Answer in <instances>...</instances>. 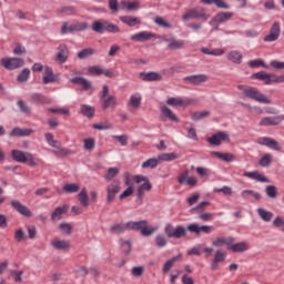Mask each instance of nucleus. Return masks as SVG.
Segmentation results:
<instances>
[{
    "mask_svg": "<svg viewBox=\"0 0 284 284\" xmlns=\"http://www.w3.org/2000/svg\"><path fill=\"white\" fill-rule=\"evenodd\" d=\"M105 23L106 20H94L91 24V30L95 32V34H105Z\"/></svg>",
    "mask_w": 284,
    "mask_h": 284,
    "instance_id": "obj_30",
    "label": "nucleus"
},
{
    "mask_svg": "<svg viewBox=\"0 0 284 284\" xmlns=\"http://www.w3.org/2000/svg\"><path fill=\"white\" fill-rule=\"evenodd\" d=\"M58 229L62 232V234H67V236H70V234H72V226L68 222L60 223Z\"/></svg>",
    "mask_w": 284,
    "mask_h": 284,
    "instance_id": "obj_54",
    "label": "nucleus"
},
{
    "mask_svg": "<svg viewBox=\"0 0 284 284\" xmlns=\"http://www.w3.org/2000/svg\"><path fill=\"white\" fill-rule=\"evenodd\" d=\"M206 141L209 145H212V148H217L223 143V141H230V134L226 131H219L206 138Z\"/></svg>",
    "mask_w": 284,
    "mask_h": 284,
    "instance_id": "obj_9",
    "label": "nucleus"
},
{
    "mask_svg": "<svg viewBox=\"0 0 284 284\" xmlns=\"http://www.w3.org/2000/svg\"><path fill=\"white\" fill-rule=\"evenodd\" d=\"M226 257H227L226 252L217 250L214 254L213 261L211 262L212 272H216V270H219V264L225 263Z\"/></svg>",
    "mask_w": 284,
    "mask_h": 284,
    "instance_id": "obj_22",
    "label": "nucleus"
},
{
    "mask_svg": "<svg viewBox=\"0 0 284 284\" xmlns=\"http://www.w3.org/2000/svg\"><path fill=\"white\" fill-rule=\"evenodd\" d=\"M104 32H109V34H119V32H121V29L119 28V26L106 20Z\"/></svg>",
    "mask_w": 284,
    "mask_h": 284,
    "instance_id": "obj_46",
    "label": "nucleus"
},
{
    "mask_svg": "<svg viewBox=\"0 0 284 284\" xmlns=\"http://www.w3.org/2000/svg\"><path fill=\"white\" fill-rule=\"evenodd\" d=\"M211 154L212 156H216L217 159H220V161H224L225 163H232V161H234V154L232 153L212 151Z\"/></svg>",
    "mask_w": 284,
    "mask_h": 284,
    "instance_id": "obj_35",
    "label": "nucleus"
},
{
    "mask_svg": "<svg viewBox=\"0 0 284 284\" xmlns=\"http://www.w3.org/2000/svg\"><path fill=\"white\" fill-rule=\"evenodd\" d=\"M30 99H31V102L34 103V105H45V103L49 102L48 97L38 92L32 93Z\"/></svg>",
    "mask_w": 284,
    "mask_h": 284,
    "instance_id": "obj_33",
    "label": "nucleus"
},
{
    "mask_svg": "<svg viewBox=\"0 0 284 284\" xmlns=\"http://www.w3.org/2000/svg\"><path fill=\"white\" fill-rule=\"evenodd\" d=\"M94 112H97V109L94 106L89 104H81L80 105V113L82 116H87V119H94Z\"/></svg>",
    "mask_w": 284,
    "mask_h": 284,
    "instance_id": "obj_32",
    "label": "nucleus"
},
{
    "mask_svg": "<svg viewBox=\"0 0 284 284\" xmlns=\"http://www.w3.org/2000/svg\"><path fill=\"white\" fill-rule=\"evenodd\" d=\"M124 185L128 187L119 195L120 201H124V199H128L134 194V185L130 182V172L124 173Z\"/></svg>",
    "mask_w": 284,
    "mask_h": 284,
    "instance_id": "obj_18",
    "label": "nucleus"
},
{
    "mask_svg": "<svg viewBox=\"0 0 284 284\" xmlns=\"http://www.w3.org/2000/svg\"><path fill=\"white\" fill-rule=\"evenodd\" d=\"M210 111H196L191 114L192 121H201V119H205L206 116H210Z\"/></svg>",
    "mask_w": 284,
    "mask_h": 284,
    "instance_id": "obj_53",
    "label": "nucleus"
},
{
    "mask_svg": "<svg viewBox=\"0 0 284 284\" xmlns=\"http://www.w3.org/2000/svg\"><path fill=\"white\" fill-rule=\"evenodd\" d=\"M162 41L164 43H168L166 50H170L171 52H175L176 50H183L186 45L185 40H179L176 39V36L174 34H168V36H162Z\"/></svg>",
    "mask_w": 284,
    "mask_h": 284,
    "instance_id": "obj_6",
    "label": "nucleus"
},
{
    "mask_svg": "<svg viewBox=\"0 0 284 284\" xmlns=\"http://www.w3.org/2000/svg\"><path fill=\"white\" fill-rule=\"evenodd\" d=\"M247 65L251 68H264L265 70H267V68H270L266 63L265 60L258 58V59H254V60H250L247 62Z\"/></svg>",
    "mask_w": 284,
    "mask_h": 284,
    "instance_id": "obj_44",
    "label": "nucleus"
},
{
    "mask_svg": "<svg viewBox=\"0 0 284 284\" xmlns=\"http://www.w3.org/2000/svg\"><path fill=\"white\" fill-rule=\"evenodd\" d=\"M11 159L16 161V163H27L29 168H37L38 165L37 160H34V155L32 153L18 149H13L11 151Z\"/></svg>",
    "mask_w": 284,
    "mask_h": 284,
    "instance_id": "obj_2",
    "label": "nucleus"
},
{
    "mask_svg": "<svg viewBox=\"0 0 284 284\" xmlns=\"http://www.w3.org/2000/svg\"><path fill=\"white\" fill-rule=\"evenodd\" d=\"M17 105L22 114H31L32 110L30 106H28V104H26V101L19 100Z\"/></svg>",
    "mask_w": 284,
    "mask_h": 284,
    "instance_id": "obj_59",
    "label": "nucleus"
},
{
    "mask_svg": "<svg viewBox=\"0 0 284 284\" xmlns=\"http://www.w3.org/2000/svg\"><path fill=\"white\" fill-rule=\"evenodd\" d=\"M70 83H73L74 85H81V89L85 92H88V90H92V82L83 77H73L70 79Z\"/></svg>",
    "mask_w": 284,
    "mask_h": 284,
    "instance_id": "obj_27",
    "label": "nucleus"
},
{
    "mask_svg": "<svg viewBox=\"0 0 284 284\" xmlns=\"http://www.w3.org/2000/svg\"><path fill=\"white\" fill-rule=\"evenodd\" d=\"M272 164V154L266 153L260 159V165L261 168H270Z\"/></svg>",
    "mask_w": 284,
    "mask_h": 284,
    "instance_id": "obj_56",
    "label": "nucleus"
},
{
    "mask_svg": "<svg viewBox=\"0 0 284 284\" xmlns=\"http://www.w3.org/2000/svg\"><path fill=\"white\" fill-rule=\"evenodd\" d=\"M243 97L256 101L257 103H263L264 105H272V100L267 98V95L261 93L256 87H246L243 90Z\"/></svg>",
    "mask_w": 284,
    "mask_h": 284,
    "instance_id": "obj_1",
    "label": "nucleus"
},
{
    "mask_svg": "<svg viewBox=\"0 0 284 284\" xmlns=\"http://www.w3.org/2000/svg\"><path fill=\"white\" fill-rule=\"evenodd\" d=\"M160 163H161V155H158V158H151L144 161L142 163V168L143 169L150 168L151 170H154L155 168L159 166Z\"/></svg>",
    "mask_w": 284,
    "mask_h": 284,
    "instance_id": "obj_39",
    "label": "nucleus"
},
{
    "mask_svg": "<svg viewBox=\"0 0 284 284\" xmlns=\"http://www.w3.org/2000/svg\"><path fill=\"white\" fill-rule=\"evenodd\" d=\"M212 230H214V226L200 225L199 223H191L187 225V231L190 234H195L196 236H201V233L210 234Z\"/></svg>",
    "mask_w": 284,
    "mask_h": 284,
    "instance_id": "obj_11",
    "label": "nucleus"
},
{
    "mask_svg": "<svg viewBox=\"0 0 284 284\" xmlns=\"http://www.w3.org/2000/svg\"><path fill=\"white\" fill-rule=\"evenodd\" d=\"M63 214H68V205L58 206L51 213V221H61L63 219Z\"/></svg>",
    "mask_w": 284,
    "mask_h": 284,
    "instance_id": "obj_29",
    "label": "nucleus"
},
{
    "mask_svg": "<svg viewBox=\"0 0 284 284\" xmlns=\"http://www.w3.org/2000/svg\"><path fill=\"white\" fill-rule=\"evenodd\" d=\"M70 55V50L68 49V44L61 43L58 47L57 61L59 63H65L68 61V57Z\"/></svg>",
    "mask_w": 284,
    "mask_h": 284,
    "instance_id": "obj_26",
    "label": "nucleus"
},
{
    "mask_svg": "<svg viewBox=\"0 0 284 284\" xmlns=\"http://www.w3.org/2000/svg\"><path fill=\"white\" fill-rule=\"evenodd\" d=\"M79 202L83 207H88L90 205V197L88 196V192H85V189H82L79 193Z\"/></svg>",
    "mask_w": 284,
    "mask_h": 284,
    "instance_id": "obj_50",
    "label": "nucleus"
},
{
    "mask_svg": "<svg viewBox=\"0 0 284 284\" xmlns=\"http://www.w3.org/2000/svg\"><path fill=\"white\" fill-rule=\"evenodd\" d=\"M166 104L171 105L172 108H185L187 105V103H185V101H183L181 98H174L171 97L166 100Z\"/></svg>",
    "mask_w": 284,
    "mask_h": 284,
    "instance_id": "obj_41",
    "label": "nucleus"
},
{
    "mask_svg": "<svg viewBox=\"0 0 284 284\" xmlns=\"http://www.w3.org/2000/svg\"><path fill=\"white\" fill-rule=\"evenodd\" d=\"M181 155L176 152H171V153H161L160 154V161H176V159H180Z\"/></svg>",
    "mask_w": 284,
    "mask_h": 284,
    "instance_id": "obj_45",
    "label": "nucleus"
},
{
    "mask_svg": "<svg viewBox=\"0 0 284 284\" xmlns=\"http://www.w3.org/2000/svg\"><path fill=\"white\" fill-rule=\"evenodd\" d=\"M88 72H90V74H94L95 77H101V74L105 72V69H101L99 65H93L88 68Z\"/></svg>",
    "mask_w": 284,
    "mask_h": 284,
    "instance_id": "obj_63",
    "label": "nucleus"
},
{
    "mask_svg": "<svg viewBox=\"0 0 284 284\" xmlns=\"http://www.w3.org/2000/svg\"><path fill=\"white\" fill-rule=\"evenodd\" d=\"M121 247H122V254L124 256H130V253L132 252V241L131 240H126V241H123L121 243Z\"/></svg>",
    "mask_w": 284,
    "mask_h": 284,
    "instance_id": "obj_52",
    "label": "nucleus"
},
{
    "mask_svg": "<svg viewBox=\"0 0 284 284\" xmlns=\"http://www.w3.org/2000/svg\"><path fill=\"white\" fill-rule=\"evenodd\" d=\"M150 39H159V34L152 31H141L131 36V41H138L139 43H144V41H150Z\"/></svg>",
    "mask_w": 284,
    "mask_h": 284,
    "instance_id": "obj_17",
    "label": "nucleus"
},
{
    "mask_svg": "<svg viewBox=\"0 0 284 284\" xmlns=\"http://www.w3.org/2000/svg\"><path fill=\"white\" fill-rule=\"evenodd\" d=\"M28 79H30V69L24 68L21 70V72L18 74L17 77V81L19 83H26V81H28Z\"/></svg>",
    "mask_w": 284,
    "mask_h": 284,
    "instance_id": "obj_51",
    "label": "nucleus"
},
{
    "mask_svg": "<svg viewBox=\"0 0 284 284\" xmlns=\"http://www.w3.org/2000/svg\"><path fill=\"white\" fill-rule=\"evenodd\" d=\"M132 224L133 221H129L126 223H115L110 226V233L116 234V236H121V234H124L126 230L132 232Z\"/></svg>",
    "mask_w": 284,
    "mask_h": 284,
    "instance_id": "obj_15",
    "label": "nucleus"
},
{
    "mask_svg": "<svg viewBox=\"0 0 284 284\" xmlns=\"http://www.w3.org/2000/svg\"><path fill=\"white\" fill-rule=\"evenodd\" d=\"M44 139L48 145H50V148L57 149L59 148V145H61V142L59 140H55L54 134H52L51 132L44 133Z\"/></svg>",
    "mask_w": 284,
    "mask_h": 284,
    "instance_id": "obj_42",
    "label": "nucleus"
},
{
    "mask_svg": "<svg viewBox=\"0 0 284 284\" xmlns=\"http://www.w3.org/2000/svg\"><path fill=\"white\" fill-rule=\"evenodd\" d=\"M121 192V184L118 183H111L109 186H106V203L110 205L114 199H116V194Z\"/></svg>",
    "mask_w": 284,
    "mask_h": 284,
    "instance_id": "obj_20",
    "label": "nucleus"
},
{
    "mask_svg": "<svg viewBox=\"0 0 284 284\" xmlns=\"http://www.w3.org/2000/svg\"><path fill=\"white\" fill-rule=\"evenodd\" d=\"M183 81L191 83L192 85H201V83H205V81H207V75L203 73L186 75L183 78Z\"/></svg>",
    "mask_w": 284,
    "mask_h": 284,
    "instance_id": "obj_25",
    "label": "nucleus"
},
{
    "mask_svg": "<svg viewBox=\"0 0 284 284\" xmlns=\"http://www.w3.org/2000/svg\"><path fill=\"white\" fill-rule=\"evenodd\" d=\"M102 102V110H108L110 108L114 109L116 108V97L109 95L108 98H104L100 100Z\"/></svg>",
    "mask_w": 284,
    "mask_h": 284,
    "instance_id": "obj_36",
    "label": "nucleus"
},
{
    "mask_svg": "<svg viewBox=\"0 0 284 284\" xmlns=\"http://www.w3.org/2000/svg\"><path fill=\"white\" fill-rule=\"evenodd\" d=\"M129 103L131 108H141V97L132 94Z\"/></svg>",
    "mask_w": 284,
    "mask_h": 284,
    "instance_id": "obj_64",
    "label": "nucleus"
},
{
    "mask_svg": "<svg viewBox=\"0 0 284 284\" xmlns=\"http://www.w3.org/2000/svg\"><path fill=\"white\" fill-rule=\"evenodd\" d=\"M52 247L60 250L62 252H68L70 250V243L65 240H55L51 242Z\"/></svg>",
    "mask_w": 284,
    "mask_h": 284,
    "instance_id": "obj_37",
    "label": "nucleus"
},
{
    "mask_svg": "<svg viewBox=\"0 0 284 284\" xmlns=\"http://www.w3.org/2000/svg\"><path fill=\"white\" fill-rule=\"evenodd\" d=\"M234 17V12H217L210 21L209 26H221V23H225L230 21Z\"/></svg>",
    "mask_w": 284,
    "mask_h": 284,
    "instance_id": "obj_13",
    "label": "nucleus"
},
{
    "mask_svg": "<svg viewBox=\"0 0 284 284\" xmlns=\"http://www.w3.org/2000/svg\"><path fill=\"white\" fill-rule=\"evenodd\" d=\"M97 51L92 48H85V49H82L81 51H79L77 53V57L78 59H88V57H92V54H94Z\"/></svg>",
    "mask_w": 284,
    "mask_h": 284,
    "instance_id": "obj_47",
    "label": "nucleus"
},
{
    "mask_svg": "<svg viewBox=\"0 0 284 284\" xmlns=\"http://www.w3.org/2000/svg\"><path fill=\"white\" fill-rule=\"evenodd\" d=\"M229 61L235 63L236 65H241L243 63V54L236 50L231 51L227 55Z\"/></svg>",
    "mask_w": 284,
    "mask_h": 284,
    "instance_id": "obj_38",
    "label": "nucleus"
},
{
    "mask_svg": "<svg viewBox=\"0 0 284 284\" xmlns=\"http://www.w3.org/2000/svg\"><path fill=\"white\" fill-rule=\"evenodd\" d=\"M55 149L58 150V154H60V156H70L75 153L74 151H72L68 148H62L61 142H60L59 146H57Z\"/></svg>",
    "mask_w": 284,
    "mask_h": 284,
    "instance_id": "obj_61",
    "label": "nucleus"
},
{
    "mask_svg": "<svg viewBox=\"0 0 284 284\" xmlns=\"http://www.w3.org/2000/svg\"><path fill=\"white\" fill-rule=\"evenodd\" d=\"M192 19L205 22L207 19H210V14L205 12L204 8H191L182 16V21H190Z\"/></svg>",
    "mask_w": 284,
    "mask_h": 284,
    "instance_id": "obj_3",
    "label": "nucleus"
},
{
    "mask_svg": "<svg viewBox=\"0 0 284 284\" xmlns=\"http://www.w3.org/2000/svg\"><path fill=\"white\" fill-rule=\"evenodd\" d=\"M258 145H265V148H270V150H275V152H281L282 148L278 144V141L274 138L263 136L257 140Z\"/></svg>",
    "mask_w": 284,
    "mask_h": 284,
    "instance_id": "obj_16",
    "label": "nucleus"
},
{
    "mask_svg": "<svg viewBox=\"0 0 284 284\" xmlns=\"http://www.w3.org/2000/svg\"><path fill=\"white\" fill-rule=\"evenodd\" d=\"M213 192H217V193H221L222 192V194H224V196H232V189H231V186H229V185H224V186H222V187H214L213 189Z\"/></svg>",
    "mask_w": 284,
    "mask_h": 284,
    "instance_id": "obj_60",
    "label": "nucleus"
},
{
    "mask_svg": "<svg viewBox=\"0 0 284 284\" xmlns=\"http://www.w3.org/2000/svg\"><path fill=\"white\" fill-rule=\"evenodd\" d=\"M132 232H140L141 236H152L159 227L148 224V220L133 221Z\"/></svg>",
    "mask_w": 284,
    "mask_h": 284,
    "instance_id": "obj_4",
    "label": "nucleus"
},
{
    "mask_svg": "<svg viewBox=\"0 0 284 284\" xmlns=\"http://www.w3.org/2000/svg\"><path fill=\"white\" fill-rule=\"evenodd\" d=\"M284 120V114L265 116L258 122L260 128H270L272 125H281Z\"/></svg>",
    "mask_w": 284,
    "mask_h": 284,
    "instance_id": "obj_12",
    "label": "nucleus"
},
{
    "mask_svg": "<svg viewBox=\"0 0 284 284\" xmlns=\"http://www.w3.org/2000/svg\"><path fill=\"white\" fill-rule=\"evenodd\" d=\"M63 190L67 192V194H74V193L79 192V184L67 183L63 185Z\"/></svg>",
    "mask_w": 284,
    "mask_h": 284,
    "instance_id": "obj_57",
    "label": "nucleus"
},
{
    "mask_svg": "<svg viewBox=\"0 0 284 284\" xmlns=\"http://www.w3.org/2000/svg\"><path fill=\"white\" fill-rule=\"evenodd\" d=\"M230 250L234 254H243V252H247V250H250V245L247 244V242L242 241L231 245Z\"/></svg>",
    "mask_w": 284,
    "mask_h": 284,
    "instance_id": "obj_31",
    "label": "nucleus"
},
{
    "mask_svg": "<svg viewBox=\"0 0 284 284\" xmlns=\"http://www.w3.org/2000/svg\"><path fill=\"white\" fill-rule=\"evenodd\" d=\"M60 14H64L65 17H72V14H77V8L72 6L62 7L58 10Z\"/></svg>",
    "mask_w": 284,
    "mask_h": 284,
    "instance_id": "obj_49",
    "label": "nucleus"
},
{
    "mask_svg": "<svg viewBox=\"0 0 284 284\" xmlns=\"http://www.w3.org/2000/svg\"><path fill=\"white\" fill-rule=\"evenodd\" d=\"M57 81H59V77L57 74H54V71L52 70V68L51 67L44 68L42 83L44 85H48L50 83H57Z\"/></svg>",
    "mask_w": 284,
    "mask_h": 284,
    "instance_id": "obj_23",
    "label": "nucleus"
},
{
    "mask_svg": "<svg viewBox=\"0 0 284 284\" xmlns=\"http://www.w3.org/2000/svg\"><path fill=\"white\" fill-rule=\"evenodd\" d=\"M257 214L265 223H270V221H272V217L274 216V213L263 207L257 209Z\"/></svg>",
    "mask_w": 284,
    "mask_h": 284,
    "instance_id": "obj_40",
    "label": "nucleus"
},
{
    "mask_svg": "<svg viewBox=\"0 0 284 284\" xmlns=\"http://www.w3.org/2000/svg\"><path fill=\"white\" fill-rule=\"evenodd\" d=\"M141 81H145L148 83H152L154 81H163V75L156 71H142L139 73Z\"/></svg>",
    "mask_w": 284,
    "mask_h": 284,
    "instance_id": "obj_19",
    "label": "nucleus"
},
{
    "mask_svg": "<svg viewBox=\"0 0 284 284\" xmlns=\"http://www.w3.org/2000/svg\"><path fill=\"white\" fill-rule=\"evenodd\" d=\"M161 121H172L173 123H181V119L174 114L172 109H170L168 105L161 106Z\"/></svg>",
    "mask_w": 284,
    "mask_h": 284,
    "instance_id": "obj_21",
    "label": "nucleus"
},
{
    "mask_svg": "<svg viewBox=\"0 0 284 284\" xmlns=\"http://www.w3.org/2000/svg\"><path fill=\"white\" fill-rule=\"evenodd\" d=\"M11 207L18 212V214H21V216H26V219H32V211L23 205L19 200H11L10 202Z\"/></svg>",
    "mask_w": 284,
    "mask_h": 284,
    "instance_id": "obj_14",
    "label": "nucleus"
},
{
    "mask_svg": "<svg viewBox=\"0 0 284 284\" xmlns=\"http://www.w3.org/2000/svg\"><path fill=\"white\" fill-rule=\"evenodd\" d=\"M187 226L178 225L174 227L172 223H168L164 227L168 239H184V236H187Z\"/></svg>",
    "mask_w": 284,
    "mask_h": 284,
    "instance_id": "obj_5",
    "label": "nucleus"
},
{
    "mask_svg": "<svg viewBox=\"0 0 284 284\" xmlns=\"http://www.w3.org/2000/svg\"><path fill=\"white\" fill-rule=\"evenodd\" d=\"M34 130L16 126L11 130L10 136H30Z\"/></svg>",
    "mask_w": 284,
    "mask_h": 284,
    "instance_id": "obj_34",
    "label": "nucleus"
},
{
    "mask_svg": "<svg viewBox=\"0 0 284 284\" xmlns=\"http://www.w3.org/2000/svg\"><path fill=\"white\" fill-rule=\"evenodd\" d=\"M155 245L156 247H165V245H168V239L162 234H158L155 236Z\"/></svg>",
    "mask_w": 284,
    "mask_h": 284,
    "instance_id": "obj_62",
    "label": "nucleus"
},
{
    "mask_svg": "<svg viewBox=\"0 0 284 284\" xmlns=\"http://www.w3.org/2000/svg\"><path fill=\"white\" fill-rule=\"evenodd\" d=\"M83 143H84L83 145L84 150L90 152L97 145V140H94V138H85L83 140Z\"/></svg>",
    "mask_w": 284,
    "mask_h": 284,
    "instance_id": "obj_58",
    "label": "nucleus"
},
{
    "mask_svg": "<svg viewBox=\"0 0 284 284\" xmlns=\"http://www.w3.org/2000/svg\"><path fill=\"white\" fill-rule=\"evenodd\" d=\"M88 30V22H73L68 27L64 22L61 27V34H74V32H85Z\"/></svg>",
    "mask_w": 284,
    "mask_h": 284,
    "instance_id": "obj_8",
    "label": "nucleus"
},
{
    "mask_svg": "<svg viewBox=\"0 0 284 284\" xmlns=\"http://www.w3.org/2000/svg\"><path fill=\"white\" fill-rule=\"evenodd\" d=\"M266 196L268 199H276L278 196V189H276V185L270 184L265 187Z\"/></svg>",
    "mask_w": 284,
    "mask_h": 284,
    "instance_id": "obj_48",
    "label": "nucleus"
},
{
    "mask_svg": "<svg viewBox=\"0 0 284 284\" xmlns=\"http://www.w3.org/2000/svg\"><path fill=\"white\" fill-rule=\"evenodd\" d=\"M154 24L159 26L160 28H172V23L168 22L161 16H156L154 19Z\"/></svg>",
    "mask_w": 284,
    "mask_h": 284,
    "instance_id": "obj_55",
    "label": "nucleus"
},
{
    "mask_svg": "<svg viewBox=\"0 0 284 284\" xmlns=\"http://www.w3.org/2000/svg\"><path fill=\"white\" fill-rule=\"evenodd\" d=\"M120 21L128 26L129 28H134L135 26H141V18L133 16H121Z\"/></svg>",
    "mask_w": 284,
    "mask_h": 284,
    "instance_id": "obj_28",
    "label": "nucleus"
},
{
    "mask_svg": "<svg viewBox=\"0 0 284 284\" xmlns=\"http://www.w3.org/2000/svg\"><path fill=\"white\" fill-rule=\"evenodd\" d=\"M243 176L252 179V181H257V183H270V179L258 171H245Z\"/></svg>",
    "mask_w": 284,
    "mask_h": 284,
    "instance_id": "obj_24",
    "label": "nucleus"
},
{
    "mask_svg": "<svg viewBox=\"0 0 284 284\" xmlns=\"http://www.w3.org/2000/svg\"><path fill=\"white\" fill-rule=\"evenodd\" d=\"M278 37H281V22L275 21L270 28V32L264 37L263 41L265 43H274V41H278Z\"/></svg>",
    "mask_w": 284,
    "mask_h": 284,
    "instance_id": "obj_10",
    "label": "nucleus"
},
{
    "mask_svg": "<svg viewBox=\"0 0 284 284\" xmlns=\"http://www.w3.org/2000/svg\"><path fill=\"white\" fill-rule=\"evenodd\" d=\"M0 64L4 70H18V68H23L26 65V60L23 58H2Z\"/></svg>",
    "mask_w": 284,
    "mask_h": 284,
    "instance_id": "obj_7",
    "label": "nucleus"
},
{
    "mask_svg": "<svg viewBox=\"0 0 284 284\" xmlns=\"http://www.w3.org/2000/svg\"><path fill=\"white\" fill-rule=\"evenodd\" d=\"M115 176H119V168L111 166L108 169L106 173L104 174V180L106 182L114 181Z\"/></svg>",
    "mask_w": 284,
    "mask_h": 284,
    "instance_id": "obj_43",
    "label": "nucleus"
}]
</instances>
